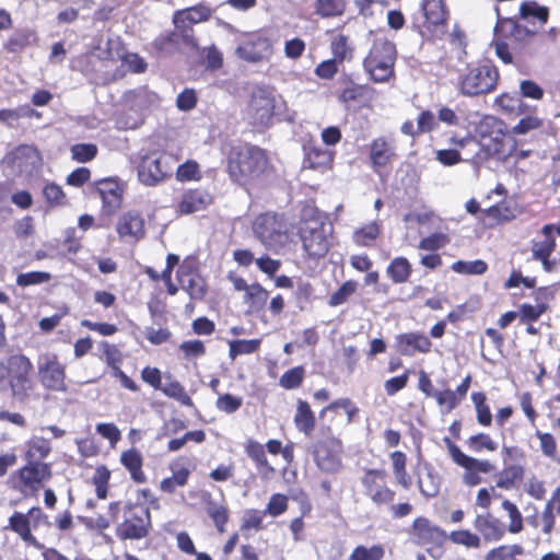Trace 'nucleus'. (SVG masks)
<instances>
[{
  "label": "nucleus",
  "instance_id": "obj_1",
  "mask_svg": "<svg viewBox=\"0 0 560 560\" xmlns=\"http://www.w3.org/2000/svg\"><path fill=\"white\" fill-rule=\"evenodd\" d=\"M448 142L457 150L476 144L478 149L467 160L476 167L486 165L490 160L506 161L517 150V142L504 121L492 115H485L475 125L474 133L464 137L453 133Z\"/></svg>",
  "mask_w": 560,
  "mask_h": 560
},
{
  "label": "nucleus",
  "instance_id": "obj_2",
  "mask_svg": "<svg viewBox=\"0 0 560 560\" xmlns=\"http://www.w3.org/2000/svg\"><path fill=\"white\" fill-rule=\"evenodd\" d=\"M225 172L231 182L247 187L267 178L273 172V165L266 149L241 142L226 150Z\"/></svg>",
  "mask_w": 560,
  "mask_h": 560
},
{
  "label": "nucleus",
  "instance_id": "obj_3",
  "mask_svg": "<svg viewBox=\"0 0 560 560\" xmlns=\"http://www.w3.org/2000/svg\"><path fill=\"white\" fill-rule=\"evenodd\" d=\"M35 366L22 352L0 358V390L8 389L13 400L25 404L35 396Z\"/></svg>",
  "mask_w": 560,
  "mask_h": 560
},
{
  "label": "nucleus",
  "instance_id": "obj_4",
  "mask_svg": "<svg viewBox=\"0 0 560 560\" xmlns=\"http://www.w3.org/2000/svg\"><path fill=\"white\" fill-rule=\"evenodd\" d=\"M362 493L378 510H386L392 518L401 520L412 514L413 504L406 499L395 503L396 491L390 487L383 468H366L360 478Z\"/></svg>",
  "mask_w": 560,
  "mask_h": 560
},
{
  "label": "nucleus",
  "instance_id": "obj_5",
  "mask_svg": "<svg viewBox=\"0 0 560 560\" xmlns=\"http://www.w3.org/2000/svg\"><path fill=\"white\" fill-rule=\"evenodd\" d=\"M450 20L446 0H421L419 10L411 15V28L424 40L435 42L446 34Z\"/></svg>",
  "mask_w": 560,
  "mask_h": 560
},
{
  "label": "nucleus",
  "instance_id": "obj_6",
  "mask_svg": "<svg viewBox=\"0 0 560 560\" xmlns=\"http://www.w3.org/2000/svg\"><path fill=\"white\" fill-rule=\"evenodd\" d=\"M501 508L509 516L508 525L489 512L475 517L474 527L481 538V544L497 542L502 540L506 533L517 535L524 530V518L517 505L509 499H503Z\"/></svg>",
  "mask_w": 560,
  "mask_h": 560
},
{
  "label": "nucleus",
  "instance_id": "obj_7",
  "mask_svg": "<svg viewBox=\"0 0 560 560\" xmlns=\"http://www.w3.org/2000/svg\"><path fill=\"white\" fill-rule=\"evenodd\" d=\"M397 55L394 42L385 36L375 37L363 59V68L370 79L375 83H387L395 79Z\"/></svg>",
  "mask_w": 560,
  "mask_h": 560
},
{
  "label": "nucleus",
  "instance_id": "obj_8",
  "mask_svg": "<svg viewBox=\"0 0 560 560\" xmlns=\"http://www.w3.org/2000/svg\"><path fill=\"white\" fill-rule=\"evenodd\" d=\"M178 160L162 149L140 151L135 160L138 180L148 187H154L173 174Z\"/></svg>",
  "mask_w": 560,
  "mask_h": 560
},
{
  "label": "nucleus",
  "instance_id": "obj_9",
  "mask_svg": "<svg viewBox=\"0 0 560 560\" xmlns=\"http://www.w3.org/2000/svg\"><path fill=\"white\" fill-rule=\"evenodd\" d=\"M520 20L518 18L499 19L493 27L491 46L494 48L497 57L505 65L513 63L509 40L522 44L537 33V31L521 24Z\"/></svg>",
  "mask_w": 560,
  "mask_h": 560
},
{
  "label": "nucleus",
  "instance_id": "obj_10",
  "mask_svg": "<svg viewBox=\"0 0 560 560\" xmlns=\"http://www.w3.org/2000/svg\"><path fill=\"white\" fill-rule=\"evenodd\" d=\"M312 456L319 470L335 474L342 467L343 443L330 425H322L318 436L312 444Z\"/></svg>",
  "mask_w": 560,
  "mask_h": 560
},
{
  "label": "nucleus",
  "instance_id": "obj_11",
  "mask_svg": "<svg viewBox=\"0 0 560 560\" xmlns=\"http://www.w3.org/2000/svg\"><path fill=\"white\" fill-rule=\"evenodd\" d=\"M304 225L300 229V238L306 258L310 260H319L324 258L330 248V241L325 231V223L320 220L319 211L314 207L303 209Z\"/></svg>",
  "mask_w": 560,
  "mask_h": 560
},
{
  "label": "nucleus",
  "instance_id": "obj_12",
  "mask_svg": "<svg viewBox=\"0 0 560 560\" xmlns=\"http://www.w3.org/2000/svg\"><path fill=\"white\" fill-rule=\"evenodd\" d=\"M255 237L267 248L283 246L289 237V224L284 213L266 211L252 222Z\"/></svg>",
  "mask_w": 560,
  "mask_h": 560
},
{
  "label": "nucleus",
  "instance_id": "obj_13",
  "mask_svg": "<svg viewBox=\"0 0 560 560\" xmlns=\"http://www.w3.org/2000/svg\"><path fill=\"white\" fill-rule=\"evenodd\" d=\"M124 520L116 527V536L120 540H141L152 530L150 509L139 502H127L122 509Z\"/></svg>",
  "mask_w": 560,
  "mask_h": 560
},
{
  "label": "nucleus",
  "instance_id": "obj_14",
  "mask_svg": "<svg viewBox=\"0 0 560 560\" xmlns=\"http://www.w3.org/2000/svg\"><path fill=\"white\" fill-rule=\"evenodd\" d=\"M500 73L494 65L468 67L459 74L457 89L465 96H478L495 90Z\"/></svg>",
  "mask_w": 560,
  "mask_h": 560
},
{
  "label": "nucleus",
  "instance_id": "obj_15",
  "mask_svg": "<svg viewBox=\"0 0 560 560\" xmlns=\"http://www.w3.org/2000/svg\"><path fill=\"white\" fill-rule=\"evenodd\" d=\"M452 462L463 468L462 481L467 487H476L482 482L481 475H489L495 470L494 464L489 459H480L465 454L450 438H443Z\"/></svg>",
  "mask_w": 560,
  "mask_h": 560
},
{
  "label": "nucleus",
  "instance_id": "obj_16",
  "mask_svg": "<svg viewBox=\"0 0 560 560\" xmlns=\"http://www.w3.org/2000/svg\"><path fill=\"white\" fill-rule=\"evenodd\" d=\"M52 469L50 463H28L15 470L11 477V487L24 497H35L51 479Z\"/></svg>",
  "mask_w": 560,
  "mask_h": 560
},
{
  "label": "nucleus",
  "instance_id": "obj_17",
  "mask_svg": "<svg viewBox=\"0 0 560 560\" xmlns=\"http://www.w3.org/2000/svg\"><path fill=\"white\" fill-rule=\"evenodd\" d=\"M37 375L44 389L51 393H68L67 366L57 353H45L39 357Z\"/></svg>",
  "mask_w": 560,
  "mask_h": 560
},
{
  "label": "nucleus",
  "instance_id": "obj_18",
  "mask_svg": "<svg viewBox=\"0 0 560 560\" xmlns=\"http://www.w3.org/2000/svg\"><path fill=\"white\" fill-rule=\"evenodd\" d=\"M180 289L188 294L191 301H203L208 293V283L201 275L199 261L194 256H187L175 273Z\"/></svg>",
  "mask_w": 560,
  "mask_h": 560
},
{
  "label": "nucleus",
  "instance_id": "obj_19",
  "mask_svg": "<svg viewBox=\"0 0 560 560\" xmlns=\"http://www.w3.org/2000/svg\"><path fill=\"white\" fill-rule=\"evenodd\" d=\"M212 13L213 10L203 3L176 11L173 16V23L175 28L180 32L182 42L188 46L195 47L197 39L194 35L192 25L209 21Z\"/></svg>",
  "mask_w": 560,
  "mask_h": 560
},
{
  "label": "nucleus",
  "instance_id": "obj_20",
  "mask_svg": "<svg viewBox=\"0 0 560 560\" xmlns=\"http://www.w3.org/2000/svg\"><path fill=\"white\" fill-rule=\"evenodd\" d=\"M532 296L535 304L522 303L517 314L520 323L526 326V332L536 336L539 335V329L534 326V323L550 310L549 302L552 295L547 287H540L532 293Z\"/></svg>",
  "mask_w": 560,
  "mask_h": 560
},
{
  "label": "nucleus",
  "instance_id": "obj_21",
  "mask_svg": "<svg viewBox=\"0 0 560 560\" xmlns=\"http://www.w3.org/2000/svg\"><path fill=\"white\" fill-rule=\"evenodd\" d=\"M115 230L122 242H140L147 235L143 213L136 209L122 212L116 221Z\"/></svg>",
  "mask_w": 560,
  "mask_h": 560
},
{
  "label": "nucleus",
  "instance_id": "obj_22",
  "mask_svg": "<svg viewBox=\"0 0 560 560\" xmlns=\"http://www.w3.org/2000/svg\"><path fill=\"white\" fill-rule=\"evenodd\" d=\"M553 232V224H545L540 230V234L544 236V238L541 241H533L532 244V258L534 260L540 261L542 269L546 272H552L559 265V260L551 258V255L557 247Z\"/></svg>",
  "mask_w": 560,
  "mask_h": 560
},
{
  "label": "nucleus",
  "instance_id": "obj_23",
  "mask_svg": "<svg viewBox=\"0 0 560 560\" xmlns=\"http://www.w3.org/2000/svg\"><path fill=\"white\" fill-rule=\"evenodd\" d=\"M339 84L338 100L345 105H364L375 96V90L372 86L357 82L351 74L343 73L339 79Z\"/></svg>",
  "mask_w": 560,
  "mask_h": 560
},
{
  "label": "nucleus",
  "instance_id": "obj_24",
  "mask_svg": "<svg viewBox=\"0 0 560 560\" xmlns=\"http://www.w3.org/2000/svg\"><path fill=\"white\" fill-rule=\"evenodd\" d=\"M397 158L395 143L387 137H377L369 144V160L375 173L390 167Z\"/></svg>",
  "mask_w": 560,
  "mask_h": 560
},
{
  "label": "nucleus",
  "instance_id": "obj_25",
  "mask_svg": "<svg viewBox=\"0 0 560 560\" xmlns=\"http://www.w3.org/2000/svg\"><path fill=\"white\" fill-rule=\"evenodd\" d=\"M411 530L420 545L442 547L447 540V533L424 516L413 520Z\"/></svg>",
  "mask_w": 560,
  "mask_h": 560
},
{
  "label": "nucleus",
  "instance_id": "obj_26",
  "mask_svg": "<svg viewBox=\"0 0 560 560\" xmlns=\"http://www.w3.org/2000/svg\"><path fill=\"white\" fill-rule=\"evenodd\" d=\"M238 56L250 62H259L272 54L271 40L260 34L249 36L238 48Z\"/></svg>",
  "mask_w": 560,
  "mask_h": 560
},
{
  "label": "nucleus",
  "instance_id": "obj_27",
  "mask_svg": "<svg viewBox=\"0 0 560 560\" xmlns=\"http://www.w3.org/2000/svg\"><path fill=\"white\" fill-rule=\"evenodd\" d=\"M213 203V196L202 188H194L184 191L177 203L176 212L179 215H188L203 211Z\"/></svg>",
  "mask_w": 560,
  "mask_h": 560
},
{
  "label": "nucleus",
  "instance_id": "obj_28",
  "mask_svg": "<svg viewBox=\"0 0 560 560\" xmlns=\"http://www.w3.org/2000/svg\"><path fill=\"white\" fill-rule=\"evenodd\" d=\"M432 341L428 336L419 331L402 332L396 336V349L405 357L415 353L427 354L432 350Z\"/></svg>",
  "mask_w": 560,
  "mask_h": 560
},
{
  "label": "nucleus",
  "instance_id": "obj_29",
  "mask_svg": "<svg viewBox=\"0 0 560 560\" xmlns=\"http://www.w3.org/2000/svg\"><path fill=\"white\" fill-rule=\"evenodd\" d=\"M335 152L322 145L308 142L304 145L303 165L305 168L326 171L334 164Z\"/></svg>",
  "mask_w": 560,
  "mask_h": 560
},
{
  "label": "nucleus",
  "instance_id": "obj_30",
  "mask_svg": "<svg viewBox=\"0 0 560 560\" xmlns=\"http://www.w3.org/2000/svg\"><path fill=\"white\" fill-rule=\"evenodd\" d=\"M245 454L254 463L262 479H271L276 475L275 467L269 463L265 446L256 440L249 439L244 445Z\"/></svg>",
  "mask_w": 560,
  "mask_h": 560
},
{
  "label": "nucleus",
  "instance_id": "obj_31",
  "mask_svg": "<svg viewBox=\"0 0 560 560\" xmlns=\"http://www.w3.org/2000/svg\"><path fill=\"white\" fill-rule=\"evenodd\" d=\"M97 192L101 196L103 208L112 213L120 208L122 202L124 189L118 180L113 178H103L97 182Z\"/></svg>",
  "mask_w": 560,
  "mask_h": 560
},
{
  "label": "nucleus",
  "instance_id": "obj_32",
  "mask_svg": "<svg viewBox=\"0 0 560 560\" xmlns=\"http://www.w3.org/2000/svg\"><path fill=\"white\" fill-rule=\"evenodd\" d=\"M187 459L179 458L170 464L172 476L166 477L160 482V490L167 494H173L177 488H183L188 483L191 470L186 465Z\"/></svg>",
  "mask_w": 560,
  "mask_h": 560
},
{
  "label": "nucleus",
  "instance_id": "obj_33",
  "mask_svg": "<svg viewBox=\"0 0 560 560\" xmlns=\"http://www.w3.org/2000/svg\"><path fill=\"white\" fill-rule=\"evenodd\" d=\"M120 464L129 472L130 479L138 485L145 483L148 477L143 470V456L136 447H130L121 452Z\"/></svg>",
  "mask_w": 560,
  "mask_h": 560
},
{
  "label": "nucleus",
  "instance_id": "obj_34",
  "mask_svg": "<svg viewBox=\"0 0 560 560\" xmlns=\"http://www.w3.org/2000/svg\"><path fill=\"white\" fill-rule=\"evenodd\" d=\"M293 422L299 432L306 436H311L313 434L316 425V418L306 400H298Z\"/></svg>",
  "mask_w": 560,
  "mask_h": 560
},
{
  "label": "nucleus",
  "instance_id": "obj_35",
  "mask_svg": "<svg viewBox=\"0 0 560 560\" xmlns=\"http://www.w3.org/2000/svg\"><path fill=\"white\" fill-rule=\"evenodd\" d=\"M32 526L33 525L25 513L15 511L9 517L7 528L15 533L26 544L37 547L39 542L32 534Z\"/></svg>",
  "mask_w": 560,
  "mask_h": 560
},
{
  "label": "nucleus",
  "instance_id": "obj_36",
  "mask_svg": "<svg viewBox=\"0 0 560 560\" xmlns=\"http://www.w3.org/2000/svg\"><path fill=\"white\" fill-rule=\"evenodd\" d=\"M549 15V8L539 4L536 0H525L518 8V19L528 22L535 21L540 27L548 23Z\"/></svg>",
  "mask_w": 560,
  "mask_h": 560
},
{
  "label": "nucleus",
  "instance_id": "obj_37",
  "mask_svg": "<svg viewBox=\"0 0 560 560\" xmlns=\"http://www.w3.org/2000/svg\"><path fill=\"white\" fill-rule=\"evenodd\" d=\"M24 459L28 463H45L51 453V443L43 436H33L25 443Z\"/></svg>",
  "mask_w": 560,
  "mask_h": 560
},
{
  "label": "nucleus",
  "instance_id": "obj_38",
  "mask_svg": "<svg viewBox=\"0 0 560 560\" xmlns=\"http://www.w3.org/2000/svg\"><path fill=\"white\" fill-rule=\"evenodd\" d=\"M524 477L525 469L522 465H508L501 470L498 478L495 479V487L503 490L516 489L523 481Z\"/></svg>",
  "mask_w": 560,
  "mask_h": 560
},
{
  "label": "nucleus",
  "instance_id": "obj_39",
  "mask_svg": "<svg viewBox=\"0 0 560 560\" xmlns=\"http://www.w3.org/2000/svg\"><path fill=\"white\" fill-rule=\"evenodd\" d=\"M36 42V34L31 30H16L3 43V49L8 52L18 54Z\"/></svg>",
  "mask_w": 560,
  "mask_h": 560
},
{
  "label": "nucleus",
  "instance_id": "obj_40",
  "mask_svg": "<svg viewBox=\"0 0 560 560\" xmlns=\"http://www.w3.org/2000/svg\"><path fill=\"white\" fill-rule=\"evenodd\" d=\"M412 273V266L406 257L399 256L390 260L386 275L395 284L406 283Z\"/></svg>",
  "mask_w": 560,
  "mask_h": 560
},
{
  "label": "nucleus",
  "instance_id": "obj_41",
  "mask_svg": "<svg viewBox=\"0 0 560 560\" xmlns=\"http://www.w3.org/2000/svg\"><path fill=\"white\" fill-rule=\"evenodd\" d=\"M392 469L396 482L404 489H409L411 486V477L407 470V455L401 451H394L389 454Z\"/></svg>",
  "mask_w": 560,
  "mask_h": 560
},
{
  "label": "nucleus",
  "instance_id": "obj_42",
  "mask_svg": "<svg viewBox=\"0 0 560 560\" xmlns=\"http://www.w3.org/2000/svg\"><path fill=\"white\" fill-rule=\"evenodd\" d=\"M42 196L49 209L68 206V197L62 187L55 182H46L42 189Z\"/></svg>",
  "mask_w": 560,
  "mask_h": 560
},
{
  "label": "nucleus",
  "instance_id": "obj_43",
  "mask_svg": "<svg viewBox=\"0 0 560 560\" xmlns=\"http://www.w3.org/2000/svg\"><path fill=\"white\" fill-rule=\"evenodd\" d=\"M381 235V224L373 221L354 230L352 240L360 247H372Z\"/></svg>",
  "mask_w": 560,
  "mask_h": 560
},
{
  "label": "nucleus",
  "instance_id": "obj_44",
  "mask_svg": "<svg viewBox=\"0 0 560 560\" xmlns=\"http://www.w3.org/2000/svg\"><path fill=\"white\" fill-rule=\"evenodd\" d=\"M112 472L105 465H98L93 476L91 477V485L94 487L96 498L105 500L109 492V481Z\"/></svg>",
  "mask_w": 560,
  "mask_h": 560
},
{
  "label": "nucleus",
  "instance_id": "obj_45",
  "mask_svg": "<svg viewBox=\"0 0 560 560\" xmlns=\"http://www.w3.org/2000/svg\"><path fill=\"white\" fill-rule=\"evenodd\" d=\"M485 215L491 219V224L510 222L515 218V210L508 200H502L483 211Z\"/></svg>",
  "mask_w": 560,
  "mask_h": 560
},
{
  "label": "nucleus",
  "instance_id": "obj_46",
  "mask_svg": "<svg viewBox=\"0 0 560 560\" xmlns=\"http://www.w3.org/2000/svg\"><path fill=\"white\" fill-rule=\"evenodd\" d=\"M206 513L212 520L217 530L219 533L225 532V526L230 520L229 508L224 504L217 503L213 500H209L206 503Z\"/></svg>",
  "mask_w": 560,
  "mask_h": 560
},
{
  "label": "nucleus",
  "instance_id": "obj_47",
  "mask_svg": "<svg viewBox=\"0 0 560 560\" xmlns=\"http://www.w3.org/2000/svg\"><path fill=\"white\" fill-rule=\"evenodd\" d=\"M269 298V292L258 282L250 284L249 290L244 294L243 301L249 307L258 312L262 310Z\"/></svg>",
  "mask_w": 560,
  "mask_h": 560
},
{
  "label": "nucleus",
  "instance_id": "obj_48",
  "mask_svg": "<svg viewBox=\"0 0 560 560\" xmlns=\"http://www.w3.org/2000/svg\"><path fill=\"white\" fill-rule=\"evenodd\" d=\"M447 540L454 545L464 546L467 549H479L481 547L479 535L467 528L452 530L447 534Z\"/></svg>",
  "mask_w": 560,
  "mask_h": 560
},
{
  "label": "nucleus",
  "instance_id": "obj_49",
  "mask_svg": "<svg viewBox=\"0 0 560 560\" xmlns=\"http://www.w3.org/2000/svg\"><path fill=\"white\" fill-rule=\"evenodd\" d=\"M476 410L477 422L482 427L492 424V415L487 402V395L483 392H474L470 396Z\"/></svg>",
  "mask_w": 560,
  "mask_h": 560
},
{
  "label": "nucleus",
  "instance_id": "obj_50",
  "mask_svg": "<svg viewBox=\"0 0 560 560\" xmlns=\"http://www.w3.org/2000/svg\"><path fill=\"white\" fill-rule=\"evenodd\" d=\"M347 0H315V13L322 18H336L345 13Z\"/></svg>",
  "mask_w": 560,
  "mask_h": 560
},
{
  "label": "nucleus",
  "instance_id": "obj_51",
  "mask_svg": "<svg viewBox=\"0 0 560 560\" xmlns=\"http://www.w3.org/2000/svg\"><path fill=\"white\" fill-rule=\"evenodd\" d=\"M466 445L474 453H481L483 451L495 452L498 450V443L490 436V434L485 432L470 435L466 440Z\"/></svg>",
  "mask_w": 560,
  "mask_h": 560
},
{
  "label": "nucleus",
  "instance_id": "obj_52",
  "mask_svg": "<svg viewBox=\"0 0 560 560\" xmlns=\"http://www.w3.org/2000/svg\"><path fill=\"white\" fill-rule=\"evenodd\" d=\"M260 339H238L229 342V357L233 361L238 355L252 354L256 352L260 347Z\"/></svg>",
  "mask_w": 560,
  "mask_h": 560
},
{
  "label": "nucleus",
  "instance_id": "obj_53",
  "mask_svg": "<svg viewBox=\"0 0 560 560\" xmlns=\"http://www.w3.org/2000/svg\"><path fill=\"white\" fill-rule=\"evenodd\" d=\"M494 104L506 114H522L523 102L516 93H502L494 100Z\"/></svg>",
  "mask_w": 560,
  "mask_h": 560
},
{
  "label": "nucleus",
  "instance_id": "obj_54",
  "mask_svg": "<svg viewBox=\"0 0 560 560\" xmlns=\"http://www.w3.org/2000/svg\"><path fill=\"white\" fill-rule=\"evenodd\" d=\"M165 396L177 400L180 405L186 407H194L191 397L186 392L185 387L178 381H172L165 387L160 389Z\"/></svg>",
  "mask_w": 560,
  "mask_h": 560
},
{
  "label": "nucleus",
  "instance_id": "obj_55",
  "mask_svg": "<svg viewBox=\"0 0 560 560\" xmlns=\"http://www.w3.org/2000/svg\"><path fill=\"white\" fill-rule=\"evenodd\" d=\"M305 377V368L303 365L294 366L285 371L279 378V385L284 389L299 388Z\"/></svg>",
  "mask_w": 560,
  "mask_h": 560
},
{
  "label": "nucleus",
  "instance_id": "obj_56",
  "mask_svg": "<svg viewBox=\"0 0 560 560\" xmlns=\"http://www.w3.org/2000/svg\"><path fill=\"white\" fill-rule=\"evenodd\" d=\"M384 556V547L380 544L371 547L359 545L352 550L349 560H382Z\"/></svg>",
  "mask_w": 560,
  "mask_h": 560
},
{
  "label": "nucleus",
  "instance_id": "obj_57",
  "mask_svg": "<svg viewBox=\"0 0 560 560\" xmlns=\"http://www.w3.org/2000/svg\"><path fill=\"white\" fill-rule=\"evenodd\" d=\"M71 158L79 163H88L94 160L98 149L94 143H77L70 148Z\"/></svg>",
  "mask_w": 560,
  "mask_h": 560
},
{
  "label": "nucleus",
  "instance_id": "obj_58",
  "mask_svg": "<svg viewBox=\"0 0 560 560\" xmlns=\"http://www.w3.org/2000/svg\"><path fill=\"white\" fill-rule=\"evenodd\" d=\"M330 49L335 60L343 62L352 57V49L348 44V36L343 34L337 35L330 43Z\"/></svg>",
  "mask_w": 560,
  "mask_h": 560
},
{
  "label": "nucleus",
  "instance_id": "obj_59",
  "mask_svg": "<svg viewBox=\"0 0 560 560\" xmlns=\"http://www.w3.org/2000/svg\"><path fill=\"white\" fill-rule=\"evenodd\" d=\"M452 269L463 275H483L488 270V265L481 259L474 261L457 260L452 265Z\"/></svg>",
  "mask_w": 560,
  "mask_h": 560
},
{
  "label": "nucleus",
  "instance_id": "obj_60",
  "mask_svg": "<svg viewBox=\"0 0 560 560\" xmlns=\"http://www.w3.org/2000/svg\"><path fill=\"white\" fill-rule=\"evenodd\" d=\"M179 39L182 40V35L178 30L168 31V32L160 34L153 40L152 45L155 50L163 52V51H168L171 48L177 46L179 43Z\"/></svg>",
  "mask_w": 560,
  "mask_h": 560
},
{
  "label": "nucleus",
  "instance_id": "obj_61",
  "mask_svg": "<svg viewBox=\"0 0 560 560\" xmlns=\"http://www.w3.org/2000/svg\"><path fill=\"white\" fill-rule=\"evenodd\" d=\"M357 288L358 283L354 280L343 282L340 288L329 296L328 304L330 306H338L346 303L350 295L357 291Z\"/></svg>",
  "mask_w": 560,
  "mask_h": 560
},
{
  "label": "nucleus",
  "instance_id": "obj_62",
  "mask_svg": "<svg viewBox=\"0 0 560 560\" xmlns=\"http://www.w3.org/2000/svg\"><path fill=\"white\" fill-rule=\"evenodd\" d=\"M178 349L182 351L183 357L186 360L201 358L207 352L205 342L199 339L183 341Z\"/></svg>",
  "mask_w": 560,
  "mask_h": 560
},
{
  "label": "nucleus",
  "instance_id": "obj_63",
  "mask_svg": "<svg viewBox=\"0 0 560 560\" xmlns=\"http://www.w3.org/2000/svg\"><path fill=\"white\" fill-rule=\"evenodd\" d=\"M176 178L179 182L198 180L200 178L199 164L194 160L180 164L176 170Z\"/></svg>",
  "mask_w": 560,
  "mask_h": 560
},
{
  "label": "nucleus",
  "instance_id": "obj_64",
  "mask_svg": "<svg viewBox=\"0 0 560 560\" xmlns=\"http://www.w3.org/2000/svg\"><path fill=\"white\" fill-rule=\"evenodd\" d=\"M252 107L260 119L270 118L273 115L275 104L271 97L265 95L254 96Z\"/></svg>",
  "mask_w": 560,
  "mask_h": 560
}]
</instances>
